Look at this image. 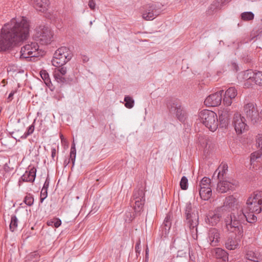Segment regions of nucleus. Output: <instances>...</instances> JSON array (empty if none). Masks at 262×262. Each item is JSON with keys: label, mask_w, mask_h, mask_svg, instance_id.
Masks as SVG:
<instances>
[{"label": "nucleus", "mask_w": 262, "mask_h": 262, "mask_svg": "<svg viewBox=\"0 0 262 262\" xmlns=\"http://www.w3.org/2000/svg\"><path fill=\"white\" fill-rule=\"evenodd\" d=\"M29 35V23L26 17L12 18L1 29L0 51L8 50L12 46L24 41Z\"/></svg>", "instance_id": "f257e3e1"}, {"label": "nucleus", "mask_w": 262, "mask_h": 262, "mask_svg": "<svg viewBox=\"0 0 262 262\" xmlns=\"http://www.w3.org/2000/svg\"><path fill=\"white\" fill-rule=\"evenodd\" d=\"M246 209L247 211L244 213L242 211L231 213L226 219H232V223H237L241 227L242 224L247 221L250 223H255L257 217L255 214H258L262 210V191H256L253 192L248 198L246 202Z\"/></svg>", "instance_id": "f03ea898"}, {"label": "nucleus", "mask_w": 262, "mask_h": 262, "mask_svg": "<svg viewBox=\"0 0 262 262\" xmlns=\"http://www.w3.org/2000/svg\"><path fill=\"white\" fill-rule=\"evenodd\" d=\"M225 222L227 230L234 234V236L231 235L227 237L225 243V247L230 250H234L239 246V243L243 235V227H241L236 223H232V219H225Z\"/></svg>", "instance_id": "7ed1b4c3"}, {"label": "nucleus", "mask_w": 262, "mask_h": 262, "mask_svg": "<svg viewBox=\"0 0 262 262\" xmlns=\"http://www.w3.org/2000/svg\"><path fill=\"white\" fill-rule=\"evenodd\" d=\"M184 211L187 225L192 233L194 232L196 233L199 215L196 208L190 202H188L186 204Z\"/></svg>", "instance_id": "20e7f679"}, {"label": "nucleus", "mask_w": 262, "mask_h": 262, "mask_svg": "<svg viewBox=\"0 0 262 262\" xmlns=\"http://www.w3.org/2000/svg\"><path fill=\"white\" fill-rule=\"evenodd\" d=\"M202 123L210 130L214 132L217 128L219 120L217 115L213 111L208 110L202 111L199 114Z\"/></svg>", "instance_id": "39448f33"}, {"label": "nucleus", "mask_w": 262, "mask_h": 262, "mask_svg": "<svg viewBox=\"0 0 262 262\" xmlns=\"http://www.w3.org/2000/svg\"><path fill=\"white\" fill-rule=\"evenodd\" d=\"M34 37L41 45H48L53 40V32L47 26L40 25L35 30Z\"/></svg>", "instance_id": "423d86ee"}, {"label": "nucleus", "mask_w": 262, "mask_h": 262, "mask_svg": "<svg viewBox=\"0 0 262 262\" xmlns=\"http://www.w3.org/2000/svg\"><path fill=\"white\" fill-rule=\"evenodd\" d=\"M72 57V54L70 49L66 47H61L57 49L52 60L53 66L60 67L65 64Z\"/></svg>", "instance_id": "0eeeda50"}, {"label": "nucleus", "mask_w": 262, "mask_h": 262, "mask_svg": "<svg viewBox=\"0 0 262 262\" xmlns=\"http://www.w3.org/2000/svg\"><path fill=\"white\" fill-rule=\"evenodd\" d=\"M163 5L159 3L148 4L142 7L141 13L146 20H151L160 14Z\"/></svg>", "instance_id": "6e6552de"}, {"label": "nucleus", "mask_w": 262, "mask_h": 262, "mask_svg": "<svg viewBox=\"0 0 262 262\" xmlns=\"http://www.w3.org/2000/svg\"><path fill=\"white\" fill-rule=\"evenodd\" d=\"M40 52L38 43L34 41H29L21 47L20 57L27 58L30 57H38L40 55Z\"/></svg>", "instance_id": "1a4fd4ad"}, {"label": "nucleus", "mask_w": 262, "mask_h": 262, "mask_svg": "<svg viewBox=\"0 0 262 262\" xmlns=\"http://www.w3.org/2000/svg\"><path fill=\"white\" fill-rule=\"evenodd\" d=\"M133 200L135 201L134 210L136 212H140L145 202V193L143 187L135 189L133 195Z\"/></svg>", "instance_id": "9d476101"}, {"label": "nucleus", "mask_w": 262, "mask_h": 262, "mask_svg": "<svg viewBox=\"0 0 262 262\" xmlns=\"http://www.w3.org/2000/svg\"><path fill=\"white\" fill-rule=\"evenodd\" d=\"M244 111L247 117L253 123L256 122L259 120V113L257 107L252 102H248L244 106Z\"/></svg>", "instance_id": "9b49d317"}, {"label": "nucleus", "mask_w": 262, "mask_h": 262, "mask_svg": "<svg viewBox=\"0 0 262 262\" xmlns=\"http://www.w3.org/2000/svg\"><path fill=\"white\" fill-rule=\"evenodd\" d=\"M245 121V118L239 113H236L234 114L233 124L237 134H241L247 129L248 126Z\"/></svg>", "instance_id": "f8f14e48"}, {"label": "nucleus", "mask_w": 262, "mask_h": 262, "mask_svg": "<svg viewBox=\"0 0 262 262\" xmlns=\"http://www.w3.org/2000/svg\"><path fill=\"white\" fill-rule=\"evenodd\" d=\"M223 90L219 91L206 97L204 103L208 106H216L221 104L222 100Z\"/></svg>", "instance_id": "ddd939ff"}, {"label": "nucleus", "mask_w": 262, "mask_h": 262, "mask_svg": "<svg viewBox=\"0 0 262 262\" xmlns=\"http://www.w3.org/2000/svg\"><path fill=\"white\" fill-rule=\"evenodd\" d=\"M251 169H259L262 168V150L252 152L250 156Z\"/></svg>", "instance_id": "4468645a"}, {"label": "nucleus", "mask_w": 262, "mask_h": 262, "mask_svg": "<svg viewBox=\"0 0 262 262\" xmlns=\"http://www.w3.org/2000/svg\"><path fill=\"white\" fill-rule=\"evenodd\" d=\"M238 205L237 200L233 195H229L225 198L223 205L220 207V209L223 211H232L237 208Z\"/></svg>", "instance_id": "2eb2a0df"}, {"label": "nucleus", "mask_w": 262, "mask_h": 262, "mask_svg": "<svg viewBox=\"0 0 262 262\" xmlns=\"http://www.w3.org/2000/svg\"><path fill=\"white\" fill-rule=\"evenodd\" d=\"M220 239V233L219 231L214 228L209 229L207 234V240L212 246H216Z\"/></svg>", "instance_id": "dca6fc26"}, {"label": "nucleus", "mask_w": 262, "mask_h": 262, "mask_svg": "<svg viewBox=\"0 0 262 262\" xmlns=\"http://www.w3.org/2000/svg\"><path fill=\"white\" fill-rule=\"evenodd\" d=\"M244 78L254 81L257 85L262 86V72L254 73L251 70H247L244 72Z\"/></svg>", "instance_id": "f3484780"}, {"label": "nucleus", "mask_w": 262, "mask_h": 262, "mask_svg": "<svg viewBox=\"0 0 262 262\" xmlns=\"http://www.w3.org/2000/svg\"><path fill=\"white\" fill-rule=\"evenodd\" d=\"M220 211H222V210L219 208L217 210L209 212L206 219V223L212 226L216 225L221 218Z\"/></svg>", "instance_id": "a211bd4d"}, {"label": "nucleus", "mask_w": 262, "mask_h": 262, "mask_svg": "<svg viewBox=\"0 0 262 262\" xmlns=\"http://www.w3.org/2000/svg\"><path fill=\"white\" fill-rule=\"evenodd\" d=\"M237 90L234 87L228 88L224 94L223 103L226 106H230L232 103V100L237 96Z\"/></svg>", "instance_id": "6ab92c4d"}, {"label": "nucleus", "mask_w": 262, "mask_h": 262, "mask_svg": "<svg viewBox=\"0 0 262 262\" xmlns=\"http://www.w3.org/2000/svg\"><path fill=\"white\" fill-rule=\"evenodd\" d=\"M220 125L222 127H226L230 118V111L228 108L221 109L219 111Z\"/></svg>", "instance_id": "aec40b11"}, {"label": "nucleus", "mask_w": 262, "mask_h": 262, "mask_svg": "<svg viewBox=\"0 0 262 262\" xmlns=\"http://www.w3.org/2000/svg\"><path fill=\"white\" fill-rule=\"evenodd\" d=\"M235 186V183L226 180L220 181L217 183L216 190L219 193H225L229 190H234Z\"/></svg>", "instance_id": "412c9836"}, {"label": "nucleus", "mask_w": 262, "mask_h": 262, "mask_svg": "<svg viewBox=\"0 0 262 262\" xmlns=\"http://www.w3.org/2000/svg\"><path fill=\"white\" fill-rule=\"evenodd\" d=\"M36 169L33 167L25 173L19 178L18 185L20 186L24 182H33L36 177Z\"/></svg>", "instance_id": "4be33fe9"}, {"label": "nucleus", "mask_w": 262, "mask_h": 262, "mask_svg": "<svg viewBox=\"0 0 262 262\" xmlns=\"http://www.w3.org/2000/svg\"><path fill=\"white\" fill-rule=\"evenodd\" d=\"M212 255L217 259L218 262H228V253L220 248H214L212 251Z\"/></svg>", "instance_id": "5701e85b"}, {"label": "nucleus", "mask_w": 262, "mask_h": 262, "mask_svg": "<svg viewBox=\"0 0 262 262\" xmlns=\"http://www.w3.org/2000/svg\"><path fill=\"white\" fill-rule=\"evenodd\" d=\"M246 258L251 262H262V254L255 250H248L246 253Z\"/></svg>", "instance_id": "b1692460"}, {"label": "nucleus", "mask_w": 262, "mask_h": 262, "mask_svg": "<svg viewBox=\"0 0 262 262\" xmlns=\"http://www.w3.org/2000/svg\"><path fill=\"white\" fill-rule=\"evenodd\" d=\"M34 7L37 10L42 12L46 11L50 5L49 0H31Z\"/></svg>", "instance_id": "393cba45"}, {"label": "nucleus", "mask_w": 262, "mask_h": 262, "mask_svg": "<svg viewBox=\"0 0 262 262\" xmlns=\"http://www.w3.org/2000/svg\"><path fill=\"white\" fill-rule=\"evenodd\" d=\"M199 194L202 199L208 200L211 196L212 190L210 187L198 188Z\"/></svg>", "instance_id": "a878e982"}, {"label": "nucleus", "mask_w": 262, "mask_h": 262, "mask_svg": "<svg viewBox=\"0 0 262 262\" xmlns=\"http://www.w3.org/2000/svg\"><path fill=\"white\" fill-rule=\"evenodd\" d=\"M40 75L47 86L50 88L52 84L48 73L46 70H42L40 72Z\"/></svg>", "instance_id": "bb28decb"}, {"label": "nucleus", "mask_w": 262, "mask_h": 262, "mask_svg": "<svg viewBox=\"0 0 262 262\" xmlns=\"http://www.w3.org/2000/svg\"><path fill=\"white\" fill-rule=\"evenodd\" d=\"M177 108L176 113L173 114H175L177 117V118L181 122L184 121L185 119V112L183 110L181 104H180V107L176 106Z\"/></svg>", "instance_id": "cd10ccee"}, {"label": "nucleus", "mask_w": 262, "mask_h": 262, "mask_svg": "<svg viewBox=\"0 0 262 262\" xmlns=\"http://www.w3.org/2000/svg\"><path fill=\"white\" fill-rule=\"evenodd\" d=\"M228 170V166L226 164H223L222 166H220L218 169L216 170V171L214 172L213 176L215 174V173L217 172V170H219L217 177L218 179H220L222 177H223L224 174L226 173L227 171Z\"/></svg>", "instance_id": "c85d7f7f"}, {"label": "nucleus", "mask_w": 262, "mask_h": 262, "mask_svg": "<svg viewBox=\"0 0 262 262\" xmlns=\"http://www.w3.org/2000/svg\"><path fill=\"white\" fill-rule=\"evenodd\" d=\"M180 104L177 102L170 101L167 103V107L170 113L173 114L174 113H176V111L177 109L176 106H178V107H180Z\"/></svg>", "instance_id": "c756f323"}, {"label": "nucleus", "mask_w": 262, "mask_h": 262, "mask_svg": "<svg viewBox=\"0 0 262 262\" xmlns=\"http://www.w3.org/2000/svg\"><path fill=\"white\" fill-rule=\"evenodd\" d=\"M18 219L16 215H12L11 217V222L9 225L10 230L12 232L15 231L17 227Z\"/></svg>", "instance_id": "7c9ffc66"}, {"label": "nucleus", "mask_w": 262, "mask_h": 262, "mask_svg": "<svg viewBox=\"0 0 262 262\" xmlns=\"http://www.w3.org/2000/svg\"><path fill=\"white\" fill-rule=\"evenodd\" d=\"M124 105L127 108H132L134 107L135 101L133 98L129 96H125L124 99Z\"/></svg>", "instance_id": "2f4dec72"}, {"label": "nucleus", "mask_w": 262, "mask_h": 262, "mask_svg": "<svg viewBox=\"0 0 262 262\" xmlns=\"http://www.w3.org/2000/svg\"><path fill=\"white\" fill-rule=\"evenodd\" d=\"M61 224V221L58 218H53V219L48 221L47 224L49 226L54 227L55 228L59 227Z\"/></svg>", "instance_id": "473e14b6"}, {"label": "nucleus", "mask_w": 262, "mask_h": 262, "mask_svg": "<svg viewBox=\"0 0 262 262\" xmlns=\"http://www.w3.org/2000/svg\"><path fill=\"white\" fill-rule=\"evenodd\" d=\"M241 18L245 21L253 19L254 15L252 12H245L241 14Z\"/></svg>", "instance_id": "72a5a7b5"}, {"label": "nucleus", "mask_w": 262, "mask_h": 262, "mask_svg": "<svg viewBox=\"0 0 262 262\" xmlns=\"http://www.w3.org/2000/svg\"><path fill=\"white\" fill-rule=\"evenodd\" d=\"M35 121V120L34 121L33 123H34ZM33 124L34 123H33L32 124L30 125L29 127L28 128L27 132H26L24 134V135L21 136L20 138L21 139H26L28 136L31 135L33 133L34 130V128H35Z\"/></svg>", "instance_id": "f704fd0d"}, {"label": "nucleus", "mask_w": 262, "mask_h": 262, "mask_svg": "<svg viewBox=\"0 0 262 262\" xmlns=\"http://www.w3.org/2000/svg\"><path fill=\"white\" fill-rule=\"evenodd\" d=\"M210 179L207 177L203 178L201 181L199 188L210 187Z\"/></svg>", "instance_id": "c9c22d12"}, {"label": "nucleus", "mask_w": 262, "mask_h": 262, "mask_svg": "<svg viewBox=\"0 0 262 262\" xmlns=\"http://www.w3.org/2000/svg\"><path fill=\"white\" fill-rule=\"evenodd\" d=\"M171 218L170 215L169 214H167L165 218L164 222L163 223V226L165 227V230H169L171 227Z\"/></svg>", "instance_id": "e433bc0d"}, {"label": "nucleus", "mask_w": 262, "mask_h": 262, "mask_svg": "<svg viewBox=\"0 0 262 262\" xmlns=\"http://www.w3.org/2000/svg\"><path fill=\"white\" fill-rule=\"evenodd\" d=\"M24 202L28 206H32L34 202L33 195L30 193L27 194L24 199Z\"/></svg>", "instance_id": "4c0bfd02"}, {"label": "nucleus", "mask_w": 262, "mask_h": 262, "mask_svg": "<svg viewBox=\"0 0 262 262\" xmlns=\"http://www.w3.org/2000/svg\"><path fill=\"white\" fill-rule=\"evenodd\" d=\"M180 185L183 190H186L188 188V179L185 176H183L181 178Z\"/></svg>", "instance_id": "58836bf2"}, {"label": "nucleus", "mask_w": 262, "mask_h": 262, "mask_svg": "<svg viewBox=\"0 0 262 262\" xmlns=\"http://www.w3.org/2000/svg\"><path fill=\"white\" fill-rule=\"evenodd\" d=\"M54 76L55 80L59 83H63L65 81L64 78L63 77V75H61L59 73H57V71L54 72Z\"/></svg>", "instance_id": "ea45409f"}, {"label": "nucleus", "mask_w": 262, "mask_h": 262, "mask_svg": "<svg viewBox=\"0 0 262 262\" xmlns=\"http://www.w3.org/2000/svg\"><path fill=\"white\" fill-rule=\"evenodd\" d=\"M135 252L136 253L137 256L140 254L141 250V241L140 239L137 241L135 247Z\"/></svg>", "instance_id": "a19ab883"}, {"label": "nucleus", "mask_w": 262, "mask_h": 262, "mask_svg": "<svg viewBox=\"0 0 262 262\" xmlns=\"http://www.w3.org/2000/svg\"><path fill=\"white\" fill-rule=\"evenodd\" d=\"M48 196V190L42 189L40 192V202L42 203L43 200L47 197Z\"/></svg>", "instance_id": "79ce46f5"}, {"label": "nucleus", "mask_w": 262, "mask_h": 262, "mask_svg": "<svg viewBox=\"0 0 262 262\" xmlns=\"http://www.w3.org/2000/svg\"><path fill=\"white\" fill-rule=\"evenodd\" d=\"M58 69H57V70H55V71H57V73H59L62 75H64L67 73V69L65 67H63L62 66L58 67Z\"/></svg>", "instance_id": "37998d69"}, {"label": "nucleus", "mask_w": 262, "mask_h": 262, "mask_svg": "<svg viewBox=\"0 0 262 262\" xmlns=\"http://www.w3.org/2000/svg\"><path fill=\"white\" fill-rule=\"evenodd\" d=\"M256 144L262 149V134H258L256 138Z\"/></svg>", "instance_id": "c03bdc74"}, {"label": "nucleus", "mask_w": 262, "mask_h": 262, "mask_svg": "<svg viewBox=\"0 0 262 262\" xmlns=\"http://www.w3.org/2000/svg\"><path fill=\"white\" fill-rule=\"evenodd\" d=\"M49 184H50V179L48 177H47L46 179V181L44 183V184H43V187L42 189L48 190V189L49 186Z\"/></svg>", "instance_id": "a18cd8bd"}, {"label": "nucleus", "mask_w": 262, "mask_h": 262, "mask_svg": "<svg viewBox=\"0 0 262 262\" xmlns=\"http://www.w3.org/2000/svg\"><path fill=\"white\" fill-rule=\"evenodd\" d=\"M88 5L91 10H95L96 4L94 0H90L88 3Z\"/></svg>", "instance_id": "49530a36"}, {"label": "nucleus", "mask_w": 262, "mask_h": 262, "mask_svg": "<svg viewBox=\"0 0 262 262\" xmlns=\"http://www.w3.org/2000/svg\"><path fill=\"white\" fill-rule=\"evenodd\" d=\"M56 148L55 147H52V148H51V157H52V159L54 161L55 160L54 158L56 156Z\"/></svg>", "instance_id": "de8ad7c7"}, {"label": "nucleus", "mask_w": 262, "mask_h": 262, "mask_svg": "<svg viewBox=\"0 0 262 262\" xmlns=\"http://www.w3.org/2000/svg\"><path fill=\"white\" fill-rule=\"evenodd\" d=\"M76 148H74V147H71V151H70V157H76Z\"/></svg>", "instance_id": "09e8293b"}, {"label": "nucleus", "mask_w": 262, "mask_h": 262, "mask_svg": "<svg viewBox=\"0 0 262 262\" xmlns=\"http://www.w3.org/2000/svg\"><path fill=\"white\" fill-rule=\"evenodd\" d=\"M148 255H149V249L147 246H146V248L145 249V260L147 261L148 260Z\"/></svg>", "instance_id": "8fccbe9b"}, {"label": "nucleus", "mask_w": 262, "mask_h": 262, "mask_svg": "<svg viewBox=\"0 0 262 262\" xmlns=\"http://www.w3.org/2000/svg\"><path fill=\"white\" fill-rule=\"evenodd\" d=\"M231 0H217L219 3H221V6L224 5L225 4L228 3Z\"/></svg>", "instance_id": "3c124183"}, {"label": "nucleus", "mask_w": 262, "mask_h": 262, "mask_svg": "<svg viewBox=\"0 0 262 262\" xmlns=\"http://www.w3.org/2000/svg\"><path fill=\"white\" fill-rule=\"evenodd\" d=\"M75 159H76V157H70V158L69 159H70V161H71V162H72L73 166H74V163L75 162Z\"/></svg>", "instance_id": "603ef678"}, {"label": "nucleus", "mask_w": 262, "mask_h": 262, "mask_svg": "<svg viewBox=\"0 0 262 262\" xmlns=\"http://www.w3.org/2000/svg\"><path fill=\"white\" fill-rule=\"evenodd\" d=\"M14 93L15 92H11L8 96V99H9V100L11 101L12 99V97L13 96Z\"/></svg>", "instance_id": "864d4df0"}, {"label": "nucleus", "mask_w": 262, "mask_h": 262, "mask_svg": "<svg viewBox=\"0 0 262 262\" xmlns=\"http://www.w3.org/2000/svg\"><path fill=\"white\" fill-rule=\"evenodd\" d=\"M82 59L84 62H86L88 61V60H89L88 57L85 55L82 56Z\"/></svg>", "instance_id": "5fc2aeb1"}, {"label": "nucleus", "mask_w": 262, "mask_h": 262, "mask_svg": "<svg viewBox=\"0 0 262 262\" xmlns=\"http://www.w3.org/2000/svg\"><path fill=\"white\" fill-rule=\"evenodd\" d=\"M69 163H70V159L65 160L64 161L63 164H64V166L66 167L69 164Z\"/></svg>", "instance_id": "6e6d98bb"}, {"label": "nucleus", "mask_w": 262, "mask_h": 262, "mask_svg": "<svg viewBox=\"0 0 262 262\" xmlns=\"http://www.w3.org/2000/svg\"><path fill=\"white\" fill-rule=\"evenodd\" d=\"M71 147H74V148H76V147H75V143L74 142H73V143L72 144Z\"/></svg>", "instance_id": "4d7b16f0"}, {"label": "nucleus", "mask_w": 262, "mask_h": 262, "mask_svg": "<svg viewBox=\"0 0 262 262\" xmlns=\"http://www.w3.org/2000/svg\"><path fill=\"white\" fill-rule=\"evenodd\" d=\"M233 66L236 69V67H237V65L236 64V63H233Z\"/></svg>", "instance_id": "13d9d810"}, {"label": "nucleus", "mask_w": 262, "mask_h": 262, "mask_svg": "<svg viewBox=\"0 0 262 262\" xmlns=\"http://www.w3.org/2000/svg\"><path fill=\"white\" fill-rule=\"evenodd\" d=\"M90 25H92V21H90Z\"/></svg>", "instance_id": "bf43d9fd"}]
</instances>
